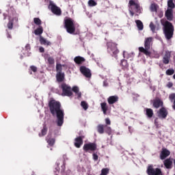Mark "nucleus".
Masks as SVG:
<instances>
[{
  "label": "nucleus",
  "mask_w": 175,
  "mask_h": 175,
  "mask_svg": "<svg viewBox=\"0 0 175 175\" xmlns=\"http://www.w3.org/2000/svg\"><path fill=\"white\" fill-rule=\"evenodd\" d=\"M150 28L152 31V32H155L157 27H155V25H154V23L152 22L150 23Z\"/></svg>",
  "instance_id": "obj_39"
},
{
  "label": "nucleus",
  "mask_w": 175,
  "mask_h": 175,
  "mask_svg": "<svg viewBox=\"0 0 175 175\" xmlns=\"http://www.w3.org/2000/svg\"><path fill=\"white\" fill-rule=\"evenodd\" d=\"M161 25L164 27V33L166 39L167 40H170L172 38H173V33L174 32V27H173V25L166 21V19H161Z\"/></svg>",
  "instance_id": "obj_2"
},
{
  "label": "nucleus",
  "mask_w": 175,
  "mask_h": 175,
  "mask_svg": "<svg viewBox=\"0 0 175 175\" xmlns=\"http://www.w3.org/2000/svg\"><path fill=\"white\" fill-rule=\"evenodd\" d=\"M154 124H155V125H157V120H155V121H154Z\"/></svg>",
  "instance_id": "obj_53"
},
{
  "label": "nucleus",
  "mask_w": 175,
  "mask_h": 175,
  "mask_svg": "<svg viewBox=\"0 0 175 175\" xmlns=\"http://www.w3.org/2000/svg\"><path fill=\"white\" fill-rule=\"evenodd\" d=\"M105 124H107V125H110L111 124V122L110 121V119L106 118L105 119Z\"/></svg>",
  "instance_id": "obj_46"
},
{
  "label": "nucleus",
  "mask_w": 175,
  "mask_h": 175,
  "mask_svg": "<svg viewBox=\"0 0 175 175\" xmlns=\"http://www.w3.org/2000/svg\"><path fill=\"white\" fill-rule=\"evenodd\" d=\"M46 141L49 146H53L54 143H55V140H54V139H49V136L46 137Z\"/></svg>",
  "instance_id": "obj_32"
},
{
  "label": "nucleus",
  "mask_w": 175,
  "mask_h": 175,
  "mask_svg": "<svg viewBox=\"0 0 175 175\" xmlns=\"http://www.w3.org/2000/svg\"><path fill=\"white\" fill-rule=\"evenodd\" d=\"M71 91H73L76 94V95L78 96V98H81V92H80L79 90V87L74 86Z\"/></svg>",
  "instance_id": "obj_22"
},
{
  "label": "nucleus",
  "mask_w": 175,
  "mask_h": 175,
  "mask_svg": "<svg viewBox=\"0 0 175 175\" xmlns=\"http://www.w3.org/2000/svg\"><path fill=\"white\" fill-rule=\"evenodd\" d=\"M88 6H90L91 8L94 6H96L98 5V3L95 0H89L88 2Z\"/></svg>",
  "instance_id": "obj_28"
},
{
  "label": "nucleus",
  "mask_w": 175,
  "mask_h": 175,
  "mask_svg": "<svg viewBox=\"0 0 175 175\" xmlns=\"http://www.w3.org/2000/svg\"><path fill=\"white\" fill-rule=\"evenodd\" d=\"M107 100L109 105H113V103H116V102L118 101V96H111L108 98Z\"/></svg>",
  "instance_id": "obj_17"
},
{
  "label": "nucleus",
  "mask_w": 175,
  "mask_h": 175,
  "mask_svg": "<svg viewBox=\"0 0 175 175\" xmlns=\"http://www.w3.org/2000/svg\"><path fill=\"white\" fill-rule=\"evenodd\" d=\"M40 42L41 44H44V46H50L51 43L43 38L42 36H40Z\"/></svg>",
  "instance_id": "obj_20"
},
{
  "label": "nucleus",
  "mask_w": 175,
  "mask_h": 175,
  "mask_svg": "<svg viewBox=\"0 0 175 175\" xmlns=\"http://www.w3.org/2000/svg\"><path fill=\"white\" fill-rule=\"evenodd\" d=\"M18 21V19L17 18H14L13 19V21H16V23H17Z\"/></svg>",
  "instance_id": "obj_51"
},
{
  "label": "nucleus",
  "mask_w": 175,
  "mask_h": 175,
  "mask_svg": "<svg viewBox=\"0 0 175 175\" xmlns=\"http://www.w3.org/2000/svg\"><path fill=\"white\" fill-rule=\"evenodd\" d=\"M101 106V109L103 111L104 114H106L107 111V105L106 104V103H102L100 104Z\"/></svg>",
  "instance_id": "obj_27"
},
{
  "label": "nucleus",
  "mask_w": 175,
  "mask_h": 175,
  "mask_svg": "<svg viewBox=\"0 0 175 175\" xmlns=\"http://www.w3.org/2000/svg\"><path fill=\"white\" fill-rule=\"evenodd\" d=\"M158 16L160 18H162V17H163V12L161 11L160 12H159Z\"/></svg>",
  "instance_id": "obj_48"
},
{
  "label": "nucleus",
  "mask_w": 175,
  "mask_h": 175,
  "mask_svg": "<svg viewBox=\"0 0 175 175\" xmlns=\"http://www.w3.org/2000/svg\"><path fill=\"white\" fill-rule=\"evenodd\" d=\"M135 23L137 24V27L139 31H143V28H144V27L143 25V23L142 22V21L137 20L135 21Z\"/></svg>",
  "instance_id": "obj_23"
},
{
  "label": "nucleus",
  "mask_w": 175,
  "mask_h": 175,
  "mask_svg": "<svg viewBox=\"0 0 175 175\" xmlns=\"http://www.w3.org/2000/svg\"><path fill=\"white\" fill-rule=\"evenodd\" d=\"M25 49H27V50H30L31 46H29V44H27L26 46H25Z\"/></svg>",
  "instance_id": "obj_50"
},
{
  "label": "nucleus",
  "mask_w": 175,
  "mask_h": 175,
  "mask_svg": "<svg viewBox=\"0 0 175 175\" xmlns=\"http://www.w3.org/2000/svg\"><path fill=\"white\" fill-rule=\"evenodd\" d=\"M4 18H6V16H4Z\"/></svg>",
  "instance_id": "obj_56"
},
{
  "label": "nucleus",
  "mask_w": 175,
  "mask_h": 175,
  "mask_svg": "<svg viewBox=\"0 0 175 175\" xmlns=\"http://www.w3.org/2000/svg\"><path fill=\"white\" fill-rule=\"evenodd\" d=\"M49 107L51 113L54 116L56 114L57 118L58 126H62L64 124V110L61 109V104L59 102L52 100L49 102Z\"/></svg>",
  "instance_id": "obj_1"
},
{
  "label": "nucleus",
  "mask_w": 175,
  "mask_h": 175,
  "mask_svg": "<svg viewBox=\"0 0 175 175\" xmlns=\"http://www.w3.org/2000/svg\"><path fill=\"white\" fill-rule=\"evenodd\" d=\"M170 55H171L170 52L169 51L165 52V54L163 58V62L165 65H167V64H169V62L170 61Z\"/></svg>",
  "instance_id": "obj_14"
},
{
  "label": "nucleus",
  "mask_w": 175,
  "mask_h": 175,
  "mask_svg": "<svg viewBox=\"0 0 175 175\" xmlns=\"http://www.w3.org/2000/svg\"><path fill=\"white\" fill-rule=\"evenodd\" d=\"M169 155H170V151L167 149H163L160 154V158L161 159H165Z\"/></svg>",
  "instance_id": "obj_13"
},
{
  "label": "nucleus",
  "mask_w": 175,
  "mask_h": 175,
  "mask_svg": "<svg viewBox=\"0 0 175 175\" xmlns=\"http://www.w3.org/2000/svg\"><path fill=\"white\" fill-rule=\"evenodd\" d=\"M169 98H170V100H173L174 99H175V94H170Z\"/></svg>",
  "instance_id": "obj_45"
},
{
  "label": "nucleus",
  "mask_w": 175,
  "mask_h": 175,
  "mask_svg": "<svg viewBox=\"0 0 175 175\" xmlns=\"http://www.w3.org/2000/svg\"><path fill=\"white\" fill-rule=\"evenodd\" d=\"M39 51L40 53H44V48H43L42 46H40L39 48Z\"/></svg>",
  "instance_id": "obj_49"
},
{
  "label": "nucleus",
  "mask_w": 175,
  "mask_h": 175,
  "mask_svg": "<svg viewBox=\"0 0 175 175\" xmlns=\"http://www.w3.org/2000/svg\"><path fill=\"white\" fill-rule=\"evenodd\" d=\"M56 70H57V73H61V71L62 70V65L57 64L56 65Z\"/></svg>",
  "instance_id": "obj_38"
},
{
  "label": "nucleus",
  "mask_w": 175,
  "mask_h": 175,
  "mask_svg": "<svg viewBox=\"0 0 175 175\" xmlns=\"http://www.w3.org/2000/svg\"><path fill=\"white\" fill-rule=\"evenodd\" d=\"M30 69L33 71V72H36L38 70V68L35 66H31L30 67Z\"/></svg>",
  "instance_id": "obj_43"
},
{
  "label": "nucleus",
  "mask_w": 175,
  "mask_h": 175,
  "mask_svg": "<svg viewBox=\"0 0 175 175\" xmlns=\"http://www.w3.org/2000/svg\"><path fill=\"white\" fill-rule=\"evenodd\" d=\"M125 55H126V52L124 51V52H123V56H124V58L126 57Z\"/></svg>",
  "instance_id": "obj_52"
},
{
  "label": "nucleus",
  "mask_w": 175,
  "mask_h": 175,
  "mask_svg": "<svg viewBox=\"0 0 175 175\" xmlns=\"http://www.w3.org/2000/svg\"><path fill=\"white\" fill-rule=\"evenodd\" d=\"M167 76H172V75H174V69H168L165 72Z\"/></svg>",
  "instance_id": "obj_34"
},
{
  "label": "nucleus",
  "mask_w": 175,
  "mask_h": 175,
  "mask_svg": "<svg viewBox=\"0 0 175 175\" xmlns=\"http://www.w3.org/2000/svg\"><path fill=\"white\" fill-rule=\"evenodd\" d=\"M56 79L59 82L64 81V79H65V74L62 72H57Z\"/></svg>",
  "instance_id": "obj_21"
},
{
  "label": "nucleus",
  "mask_w": 175,
  "mask_h": 175,
  "mask_svg": "<svg viewBox=\"0 0 175 175\" xmlns=\"http://www.w3.org/2000/svg\"><path fill=\"white\" fill-rule=\"evenodd\" d=\"M33 21L36 25H40L42 24V21L39 18H34Z\"/></svg>",
  "instance_id": "obj_35"
},
{
  "label": "nucleus",
  "mask_w": 175,
  "mask_h": 175,
  "mask_svg": "<svg viewBox=\"0 0 175 175\" xmlns=\"http://www.w3.org/2000/svg\"><path fill=\"white\" fill-rule=\"evenodd\" d=\"M150 10L151 12H157V10H158V5L157 4H151L150 5Z\"/></svg>",
  "instance_id": "obj_31"
},
{
  "label": "nucleus",
  "mask_w": 175,
  "mask_h": 175,
  "mask_svg": "<svg viewBox=\"0 0 175 175\" xmlns=\"http://www.w3.org/2000/svg\"><path fill=\"white\" fill-rule=\"evenodd\" d=\"M84 151H95L96 150V144L94 143L86 144L83 146Z\"/></svg>",
  "instance_id": "obj_11"
},
{
  "label": "nucleus",
  "mask_w": 175,
  "mask_h": 175,
  "mask_svg": "<svg viewBox=\"0 0 175 175\" xmlns=\"http://www.w3.org/2000/svg\"><path fill=\"white\" fill-rule=\"evenodd\" d=\"M74 61L75 64H77L78 65H81L83 62H85V59L81 56H77L75 57Z\"/></svg>",
  "instance_id": "obj_16"
},
{
  "label": "nucleus",
  "mask_w": 175,
  "mask_h": 175,
  "mask_svg": "<svg viewBox=\"0 0 175 175\" xmlns=\"http://www.w3.org/2000/svg\"><path fill=\"white\" fill-rule=\"evenodd\" d=\"M46 133H47V127L46 126H44L42 130V136H44V135H46Z\"/></svg>",
  "instance_id": "obj_41"
},
{
  "label": "nucleus",
  "mask_w": 175,
  "mask_h": 175,
  "mask_svg": "<svg viewBox=\"0 0 175 175\" xmlns=\"http://www.w3.org/2000/svg\"><path fill=\"white\" fill-rule=\"evenodd\" d=\"M109 168H103V169L101 170V174H100V175H107V174H109Z\"/></svg>",
  "instance_id": "obj_33"
},
{
  "label": "nucleus",
  "mask_w": 175,
  "mask_h": 175,
  "mask_svg": "<svg viewBox=\"0 0 175 175\" xmlns=\"http://www.w3.org/2000/svg\"><path fill=\"white\" fill-rule=\"evenodd\" d=\"M121 65L123 68H128V62L125 59L121 61Z\"/></svg>",
  "instance_id": "obj_40"
},
{
  "label": "nucleus",
  "mask_w": 175,
  "mask_h": 175,
  "mask_svg": "<svg viewBox=\"0 0 175 175\" xmlns=\"http://www.w3.org/2000/svg\"><path fill=\"white\" fill-rule=\"evenodd\" d=\"M49 8L51 9L52 13L56 14V16H61V8H58L55 4L51 2Z\"/></svg>",
  "instance_id": "obj_9"
},
{
  "label": "nucleus",
  "mask_w": 175,
  "mask_h": 175,
  "mask_svg": "<svg viewBox=\"0 0 175 175\" xmlns=\"http://www.w3.org/2000/svg\"><path fill=\"white\" fill-rule=\"evenodd\" d=\"M173 161L171 159H167L164 161V166H165L166 169H172V165Z\"/></svg>",
  "instance_id": "obj_19"
},
{
  "label": "nucleus",
  "mask_w": 175,
  "mask_h": 175,
  "mask_svg": "<svg viewBox=\"0 0 175 175\" xmlns=\"http://www.w3.org/2000/svg\"><path fill=\"white\" fill-rule=\"evenodd\" d=\"M173 79L175 80V74L173 75Z\"/></svg>",
  "instance_id": "obj_54"
},
{
  "label": "nucleus",
  "mask_w": 175,
  "mask_h": 175,
  "mask_svg": "<svg viewBox=\"0 0 175 175\" xmlns=\"http://www.w3.org/2000/svg\"><path fill=\"white\" fill-rule=\"evenodd\" d=\"M108 51L109 53H112L113 55L118 54V49H117V44L114 42H108Z\"/></svg>",
  "instance_id": "obj_8"
},
{
  "label": "nucleus",
  "mask_w": 175,
  "mask_h": 175,
  "mask_svg": "<svg viewBox=\"0 0 175 175\" xmlns=\"http://www.w3.org/2000/svg\"><path fill=\"white\" fill-rule=\"evenodd\" d=\"M83 144V137H79L75 138V146L77 148H80L81 145Z\"/></svg>",
  "instance_id": "obj_15"
},
{
  "label": "nucleus",
  "mask_w": 175,
  "mask_h": 175,
  "mask_svg": "<svg viewBox=\"0 0 175 175\" xmlns=\"http://www.w3.org/2000/svg\"><path fill=\"white\" fill-rule=\"evenodd\" d=\"M98 154H96V153H93V159L94 161H98Z\"/></svg>",
  "instance_id": "obj_44"
},
{
  "label": "nucleus",
  "mask_w": 175,
  "mask_h": 175,
  "mask_svg": "<svg viewBox=\"0 0 175 175\" xmlns=\"http://www.w3.org/2000/svg\"><path fill=\"white\" fill-rule=\"evenodd\" d=\"M48 63L49 64V65H54L55 64V61H54V58L49 57L47 59Z\"/></svg>",
  "instance_id": "obj_37"
},
{
  "label": "nucleus",
  "mask_w": 175,
  "mask_h": 175,
  "mask_svg": "<svg viewBox=\"0 0 175 175\" xmlns=\"http://www.w3.org/2000/svg\"><path fill=\"white\" fill-rule=\"evenodd\" d=\"M8 28H9V29H12L13 28V22L10 21L9 23L8 24Z\"/></svg>",
  "instance_id": "obj_42"
},
{
  "label": "nucleus",
  "mask_w": 175,
  "mask_h": 175,
  "mask_svg": "<svg viewBox=\"0 0 175 175\" xmlns=\"http://www.w3.org/2000/svg\"><path fill=\"white\" fill-rule=\"evenodd\" d=\"M167 87L168 88H172V87H173V83L172 82H168V83L167 84Z\"/></svg>",
  "instance_id": "obj_47"
},
{
  "label": "nucleus",
  "mask_w": 175,
  "mask_h": 175,
  "mask_svg": "<svg viewBox=\"0 0 175 175\" xmlns=\"http://www.w3.org/2000/svg\"><path fill=\"white\" fill-rule=\"evenodd\" d=\"M158 117L159 118H166L167 117V111L165 108H161L158 112Z\"/></svg>",
  "instance_id": "obj_12"
},
{
  "label": "nucleus",
  "mask_w": 175,
  "mask_h": 175,
  "mask_svg": "<svg viewBox=\"0 0 175 175\" xmlns=\"http://www.w3.org/2000/svg\"><path fill=\"white\" fill-rule=\"evenodd\" d=\"M163 105V102H162V100H159V98L154 100L153 106L155 107V109H158L159 107H161V106Z\"/></svg>",
  "instance_id": "obj_18"
},
{
  "label": "nucleus",
  "mask_w": 175,
  "mask_h": 175,
  "mask_svg": "<svg viewBox=\"0 0 175 175\" xmlns=\"http://www.w3.org/2000/svg\"><path fill=\"white\" fill-rule=\"evenodd\" d=\"M105 132L108 133V135H111V127L105 125V129H104Z\"/></svg>",
  "instance_id": "obj_30"
},
{
  "label": "nucleus",
  "mask_w": 175,
  "mask_h": 175,
  "mask_svg": "<svg viewBox=\"0 0 175 175\" xmlns=\"http://www.w3.org/2000/svg\"><path fill=\"white\" fill-rule=\"evenodd\" d=\"M151 44H152V38L150 37L146 38L144 42L145 48L143 46L139 47V51H140V53H143L145 55H151V52H150Z\"/></svg>",
  "instance_id": "obj_3"
},
{
  "label": "nucleus",
  "mask_w": 175,
  "mask_h": 175,
  "mask_svg": "<svg viewBox=\"0 0 175 175\" xmlns=\"http://www.w3.org/2000/svg\"><path fill=\"white\" fill-rule=\"evenodd\" d=\"M129 5L130 6L129 12L131 16H133L135 14V13H133V11L136 12L137 13H140V12H142L140 5H139V3H136L135 1L130 0Z\"/></svg>",
  "instance_id": "obj_5"
},
{
  "label": "nucleus",
  "mask_w": 175,
  "mask_h": 175,
  "mask_svg": "<svg viewBox=\"0 0 175 175\" xmlns=\"http://www.w3.org/2000/svg\"><path fill=\"white\" fill-rule=\"evenodd\" d=\"M147 57H151L152 58H159L160 55L158 52L153 51L152 53H150V55H146Z\"/></svg>",
  "instance_id": "obj_29"
},
{
  "label": "nucleus",
  "mask_w": 175,
  "mask_h": 175,
  "mask_svg": "<svg viewBox=\"0 0 175 175\" xmlns=\"http://www.w3.org/2000/svg\"><path fill=\"white\" fill-rule=\"evenodd\" d=\"M146 116L149 118H151V117H152V116H154V111H152V109L146 108Z\"/></svg>",
  "instance_id": "obj_25"
},
{
  "label": "nucleus",
  "mask_w": 175,
  "mask_h": 175,
  "mask_svg": "<svg viewBox=\"0 0 175 175\" xmlns=\"http://www.w3.org/2000/svg\"><path fill=\"white\" fill-rule=\"evenodd\" d=\"M97 131L98 132V133H100L101 135L103 133H105V125L103 124H99L98 126H97Z\"/></svg>",
  "instance_id": "obj_24"
},
{
  "label": "nucleus",
  "mask_w": 175,
  "mask_h": 175,
  "mask_svg": "<svg viewBox=\"0 0 175 175\" xmlns=\"http://www.w3.org/2000/svg\"><path fill=\"white\" fill-rule=\"evenodd\" d=\"M62 90V96H72L73 93L72 92V88L66 83H63L61 85Z\"/></svg>",
  "instance_id": "obj_6"
},
{
  "label": "nucleus",
  "mask_w": 175,
  "mask_h": 175,
  "mask_svg": "<svg viewBox=\"0 0 175 175\" xmlns=\"http://www.w3.org/2000/svg\"><path fill=\"white\" fill-rule=\"evenodd\" d=\"M81 106L84 109V110H87L88 109V104H87L85 101H82L81 103Z\"/></svg>",
  "instance_id": "obj_36"
},
{
  "label": "nucleus",
  "mask_w": 175,
  "mask_h": 175,
  "mask_svg": "<svg viewBox=\"0 0 175 175\" xmlns=\"http://www.w3.org/2000/svg\"><path fill=\"white\" fill-rule=\"evenodd\" d=\"M147 174L148 175H161L162 174V172L159 168L154 169L152 165H149L147 169Z\"/></svg>",
  "instance_id": "obj_7"
},
{
  "label": "nucleus",
  "mask_w": 175,
  "mask_h": 175,
  "mask_svg": "<svg viewBox=\"0 0 175 175\" xmlns=\"http://www.w3.org/2000/svg\"><path fill=\"white\" fill-rule=\"evenodd\" d=\"M35 35H42L43 33V27L40 26L38 29L34 31Z\"/></svg>",
  "instance_id": "obj_26"
},
{
  "label": "nucleus",
  "mask_w": 175,
  "mask_h": 175,
  "mask_svg": "<svg viewBox=\"0 0 175 175\" xmlns=\"http://www.w3.org/2000/svg\"><path fill=\"white\" fill-rule=\"evenodd\" d=\"M64 23L67 32L68 33H75L76 31V27L77 26L76 23H75V21L70 18H67L64 20Z\"/></svg>",
  "instance_id": "obj_4"
},
{
  "label": "nucleus",
  "mask_w": 175,
  "mask_h": 175,
  "mask_svg": "<svg viewBox=\"0 0 175 175\" xmlns=\"http://www.w3.org/2000/svg\"><path fill=\"white\" fill-rule=\"evenodd\" d=\"M39 136H42V135H41V134H39Z\"/></svg>",
  "instance_id": "obj_55"
},
{
  "label": "nucleus",
  "mask_w": 175,
  "mask_h": 175,
  "mask_svg": "<svg viewBox=\"0 0 175 175\" xmlns=\"http://www.w3.org/2000/svg\"><path fill=\"white\" fill-rule=\"evenodd\" d=\"M80 72L85 76V77L90 78L92 76L91 70L84 66L80 67Z\"/></svg>",
  "instance_id": "obj_10"
}]
</instances>
